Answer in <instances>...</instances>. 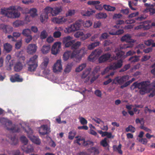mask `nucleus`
<instances>
[{"label": "nucleus", "instance_id": "obj_1", "mask_svg": "<svg viewBox=\"0 0 155 155\" xmlns=\"http://www.w3.org/2000/svg\"><path fill=\"white\" fill-rule=\"evenodd\" d=\"M81 45L80 42L77 41L75 43V41L74 40L66 42L65 44V47H69L71 46V49L73 50L71 55V58H75L80 60L82 56L86 53L87 50L84 48H82L80 50L77 49Z\"/></svg>", "mask_w": 155, "mask_h": 155}, {"label": "nucleus", "instance_id": "obj_2", "mask_svg": "<svg viewBox=\"0 0 155 155\" xmlns=\"http://www.w3.org/2000/svg\"><path fill=\"white\" fill-rule=\"evenodd\" d=\"M82 24L84 27L88 28L92 25V23L90 20L86 21L83 23L82 20H79L71 25V26L66 28L67 32L70 33L79 30Z\"/></svg>", "mask_w": 155, "mask_h": 155}, {"label": "nucleus", "instance_id": "obj_3", "mask_svg": "<svg viewBox=\"0 0 155 155\" xmlns=\"http://www.w3.org/2000/svg\"><path fill=\"white\" fill-rule=\"evenodd\" d=\"M0 122L5 125L6 129L8 130H10L13 132H19L20 131V129L16 126L14 127H10L12 125V122L4 118H0Z\"/></svg>", "mask_w": 155, "mask_h": 155}, {"label": "nucleus", "instance_id": "obj_4", "mask_svg": "<svg viewBox=\"0 0 155 155\" xmlns=\"http://www.w3.org/2000/svg\"><path fill=\"white\" fill-rule=\"evenodd\" d=\"M123 65V61L121 59L118 60L117 62L114 63L106 67L101 72L102 75H104L110 70L116 69L121 68Z\"/></svg>", "mask_w": 155, "mask_h": 155}, {"label": "nucleus", "instance_id": "obj_5", "mask_svg": "<svg viewBox=\"0 0 155 155\" xmlns=\"http://www.w3.org/2000/svg\"><path fill=\"white\" fill-rule=\"evenodd\" d=\"M150 85L152 86V88L151 90L152 91L150 94L149 96L150 97H153L155 95V83H152L151 84L150 82V84H147V85L144 86L142 88L140 89L139 91L140 93L143 95L147 92L148 87H150Z\"/></svg>", "mask_w": 155, "mask_h": 155}, {"label": "nucleus", "instance_id": "obj_6", "mask_svg": "<svg viewBox=\"0 0 155 155\" xmlns=\"http://www.w3.org/2000/svg\"><path fill=\"white\" fill-rule=\"evenodd\" d=\"M150 81H142L140 83L135 82L134 83L131 85V89L133 88V89L137 88L140 89L144 86L147 85V84H150Z\"/></svg>", "mask_w": 155, "mask_h": 155}, {"label": "nucleus", "instance_id": "obj_7", "mask_svg": "<svg viewBox=\"0 0 155 155\" xmlns=\"http://www.w3.org/2000/svg\"><path fill=\"white\" fill-rule=\"evenodd\" d=\"M102 51L100 49H96L93 51L88 57L89 60L93 62L95 56H99L102 53Z\"/></svg>", "mask_w": 155, "mask_h": 155}, {"label": "nucleus", "instance_id": "obj_8", "mask_svg": "<svg viewBox=\"0 0 155 155\" xmlns=\"http://www.w3.org/2000/svg\"><path fill=\"white\" fill-rule=\"evenodd\" d=\"M61 43L60 42H57L54 43L51 49V52L53 54H56L60 51V49L61 48Z\"/></svg>", "mask_w": 155, "mask_h": 155}, {"label": "nucleus", "instance_id": "obj_9", "mask_svg": "<svg viewBox=\"0 0 155 155\" xmlns=\"http://www.w3.org/2000/svg\"><path fill=\"white\" fill-rule=\"evenodd\" d=\"M9 13L8 14V18H18L20 15V12L16 10L15 7V10H10Z\"/></svg>", "mask_w": 155, "mask_h": 155}, {"label": "nucleus", "instance_id": "obj_10", "mask_svg": "<svg viewBox=\"0 0 155 155\" xmlns=\"http://www.w3.org/2000/svg\"><path fill=\"white\" fill-rule=\"evenodd\" d=\"M52 21L56 24H63L67 21V19L65 17L60 16L54 18Z\"/></svg>", "mask_w": 155, "mask_h": 155}, {"label": "nucleus", "instance_id": "obj_11", "mask_svg": "<svg viewBox=\"0 0 155 155\" xmlns=\"http://www.w3.org/2000/svg\"><path fill=\"white\" fill-rule=\"evenodd\" d=\"M111 55L110 53H107L101 55L99 58L98 62L100 63L104 62L109 59Z\"/></svg>", "mask_w": 155, "mask_h": 155}, {"label": "nucleus", "instance_id": "obj_12", "mask_svg": "<svg viewBox=\"0 0 155 155\" xmlns=\"http://www.w3.org/2000/svg\"><path fill=\"white\" fill-rule=\"evenodd\" d=\"M37 46L35 44L29 45L27 48V51L29 54H33L35 53L37 50Z\"/></svg>", "mask_w": 155, "mask_h": 155}, {"label": "nucleus", "instance_id": "obj_13", "mask_svg": "<svg viewBox=\"0 0 155 155\" xmlns=\"http://www.w3.org/2000/svg\"><path fill=\"white\" fill-rule=\"evenodd\" d=\"M62 69V67L61 64V61L60 60H58L54 64L53 67V72L55 73L58 71L60 72Z\"/></svg>", "mask_w": 155, "mask_h": 155}, {"label": "nucleus", "instance_id": "obj_14", "mask_svg": "<svg viewBox=\"0 0 155 155\" xmlns=\"http://www.w3.org/2000/svg\"><path fill=\"white\" fill-rule=\"evenodd\" d=\"M131 36L130 34H127L123 36L121 38V40L123 41H126L127 42L134 43L136 40L131 39Z\"/></svg>", "mask_w": 155, "mask_h": 155}, {"label": "nucleus", "instance_id": "obj_15", "mask_svg": "<svg viewBox=\"0 0 155 155\" xmlns=\"http://www.w3.org/2000/svg\"><path fill=\"white\" fill-rule=\"evenodd\" d=\"M15 6H12L9 7L8 8H4L1 9V13L2 15H4L5 16L8 18V14L9 13V11L8 10H15Z\"/></svg>", "mask_w": 155, "mask_h": 155}, {"label": "nucleus", "instance_id": "obj_16", "mask_svg": "<svg viewBox=\"0 0 155 155\" xmlns=\"http://www.w3.org/2000/svg\"><path fill=\"white\" fill-rule=\"evenodd\" d=\"M0 28L3 30L4 32L6 33L12 31L13 29L11 26L3 24L0 25Z\"/></svg>", "mask_w": 155, "mask_h": 155}, {"label": "nucleus", "instance_id": "obj_17", "mask_svg": "<svg viewBox=\"0 0 155 155\" xmlns=\"http://www.w3.org/2000/svg\"><path fill=\"white\" fill-rule=\"evenodd\" d=\"M48 128L47 125H43L40 127L39 132L40 135H44L48 134Z\"/></svg>", "mask_w": 155, "mask_h": 155}, {"label": "nucleus", "instance_id": "obj_18", "mask_svg": "<svg viewBox=\"0 0 155 155\" xmlns=\"http://www.w3.org/2000/svg\"><path fill=\"white\" fill-rule=\"evenodd\" d=\"M11 81L12 82H21L23 81V79L20 77V75L18 74H16L15 75L12 76L10 78Z\"/></svg>", "mask_w": 155, "mask_h": 155}, {"label": "nucleus", "instance_id": "obj_19", "mask_svg": "<svg viewBox=\"0 0 155 155\" xmlns=\"http://www.w3.org/2000/svg\"><path fill=\"white\" fill-rule=\"evenodd\" d=\"M22 149L27 153L31 152L33 151L34 149L33 146L31 145L23 146L21 147Z\"/></svg>", "mask_w": 155, "mask_h": 155}, {"label": "nucleus", "instance_id": "obj_20", "mask_svg": "<svg viewBox=\"0 0 155 155\" xmlns=\"http://www.w3.org/2000/svg\"><path fill=\"white\" fill-rule=\"evenodd\" d=\"M29 138L33 143L35 144L39 145L41 143V140L38 136H31L29 135Z\"/></svg>", "mask_w": 155, "mask_h": 155}, {"label": "nucleus", "instance_id": "obj_21", "mask_svg": "<svg viewBox=\"0 0 155 155\" xmlns=\"http://www.w3.org/2000/svg\"><path fill=\"white\" fill-rule=\"evenodd\" d=\"M114 52H117L114 57L115 59H117L121 58L124 54V52L119 50L118 48H116L114 51Z\"/></svg>", "mask_w": 155, "mask_h": 155}, {"label": "nucleus", "instance_id": "obj_22", "mask_svg": "<svg viewBox=\"0 0 155 155\" xmlns=\"http://www.w3.org/2000/svg\"><path fill=\"white\" fill-rule=\"evenodd\" d=\"M28 65V70L31 72L35 71L38 66V64L27 63Z\"/></svg>", "mask_w": 155, "mask_h": 155}, {"label": "nucleus", "instance_id": "obj_23", "mask_svg": "<svg viewBox=\"0 0 155 155\" xmlns=\"http://www.w3.org/2000/svg\"><path fill=\"white\" fill-rule=\"evenodd\" d=\"M38 56L37 55H34L30 58L27 63L38 64Z\"/></svg>", "mask_w": 155, "mask_h": 155}, {"label": "nucleus", "instance_id": "obj_24", "mask_svg": "<svg viewBox=\"0 0 155 155\" xmlns=\"http://www.w3.org/2000/svg\"><path fill=\"white\" fill-rule=\"evenodd\" d=\"M62 11V9L61 7H55L53 8V11L52 13V15L56 16L59 14Z\"/></svg>", "mask_w": 155, "mask_h": 155}, {"label": "nucleus", "instance_id": "obj_25", "mask_svg": "<svg viewBox=\"0 0 155 155\" xmlns=\"http://www.w3.org/2000/svg\"><path fill=\"white\" fill-rule=\"evenodd\" d=\"M23 65L20 62H17L14 66V69L15 71L18 72L20 71L23 68Z\"/></svg>", "mask_w": 155, "mask_h": 155}, {"label": "nucleus", "instance_id": "obj_26", "mask_svg": "<svg viewBox=\"0 0 155 155\" xmlns=\"http://www.w3.org/2000/svg\"><path fill=\"white\" fill-rule=\"evenodd\" d=\"M100 43V42L99 41L92 43L91 44L88 45L87 48L90 50H92L98 46L99 45Z\"/></svg>", "mask_w": 155, "mask_h": 155}, {"label": "nucleus", "instance_id": "obj_27", "mask_svg": "<svg viewBox=\"0 0 155 155\" xmlns=\"http://www.w3.org/2000/svg\"><path fill=\"white\" fill-rule=\"evenodd\" d=\"M12 46L10 44L7 43L4 44V50L7 53H9L12 50Z\"/></svg>", "mask_w": 155, "mask_h": 155}, {"label": "nucleus", "instance_id": "obj_28", "mask_svg": "<svg viewBox=\"0 0 155 155\" xmlns=\"http://www.w3.org/2000/svg\"><path fill=\"white\" fill-rule=\"evenodd\" d=\"M50 47L49 45H43L41 49V51L43 54H46L49 52Z\"/></svg>", "mask_w": 155, "mask_h": 155}, {"label": "nucleus", "instance_id": "obj_29", "mask_svg": "<svg viewBox=\"0 0 155 155\" xmlns=\"http://www.w3.org/2000/svg\"><path fill=\"white\" fill-rule=\"evenodd\" d=\"M121 144L119 143L118 146L114 145L113 146V148L114 151H117L120 154H122L123 152L121 150Z\"/></svg>", "mask_w": 155, "mask_h": 155}, {"label": "nucleus", "instance_id": "obj_30", "mask_svg": "<svg viewBox=\"0 0 155 155\" xmlns=\"http://www.w3.org/2000/svg\"><path fill=\"white\" fill-rule=\"evenodd\" d=\"M107 17V14L104 12H100L96 15V18L98 19L106 18Z\"/></svg>", "mask_w": 155, "mask_h": 155}, {"label": "nucleus", "instance_id": "obj_31", "mask_svg": "<svg viewBox=\"0 0 155 155\" xmlns=\"http://www.w3.org/2000/svg\"><path fill=\"white\" fill-rule=\"evenodd\" d=\"M49 59L47 58H45L44 59V61L41 64L42 68L43 69H45L49 63Z\"/></svg>", "mask_w": 155, "mask_h": 155}, {"label": "nucleus", "instance_id": "obj_32", "mask_svg": "<svg viewBox=\"0 0 155 155\" xmlns=\"http://www.w3.org/2000/svg\"><path fill=\"white\" fill-rule=\"evenodd\" d=\"M103 7L105 10L108 11H114L116 9L115 7L110 5H104Z\"/></svg>", "mask_w": 155, "mask_h": 155}, {"label": "nucleus", "instance_id": "obj_33", "mask_svg": "<svg viewBox=\"0 0 155 155\" xmlns=\"http://www.w3.org/2000/svg\"><path fill=\"white\" fill-rule=\"evenodd\" d=\"M25 23L24 21L18 20L14 22L13 25L15 27H17L20 26L24 25Z\"/></svg>", "mask_w": 155, "mask_h": 155}, {"label": "nucleus", "instance_id": "obj_34", "mask_svg": "<svg viewBox=\"0 0 155 155\" xmlns=\"http://www.w3.org/2000/svg\"><path fill=\"white\" fill-rule=\"evenodd\" d=\"M48 18V16L47 15L46 13L43 12L40 15V19L41 22L47 21Z\"/></svg>", "mask_w": 155, "mask_h": 155}, {"label": "nucleus", "instance_id": "obj_35", "mask_svg": "<svg viewBox=\"0 0 155 155\" xmlns=\"http://www.w3.org/2000/svg\"><path fill=\"white\" fill-rule=\"evenodd\" d=\"M37 10L35 8H31L29 11V13L31 16L32 17H34L37 15Z\"/></svg>", "mask_w": 155, "mask_h": 155}, {"label": "nucleus", "instance_id": "obj_36", "mask_svg": "<svg viewBox=\"0 0 155 155\" xmlns=\"http://www.w3.org/2000/svg\"><path fill=\"white\" fill-rule=\"evenodd\" d=\"M95 11L94 10H87L85 12H82L81 14L84 16H89L92 15L94 13H95Z\"/></svg>", "mask_w": 155, "mask_h": 155}, {"label": "nucleus", "instance_id": "obj_37", "mask_svg": "<svg viewBox=\"0 0 155 155\" xmlns=\"http://www.w3.org/2000/svg\"><path fill=\"white\" fill-rule=\"evenodd\" d=\"M53 11V8L48 7H46L45 9V11L43 12L44 13H46L47 15H52V11Z\"/></svg>", "mask_w": 155, "mask_h": 155}, {"label": "nucleus", "instance_id": "obj_38", "mask_svg": "<svg viewBox=\"0 0 155 155\" xmlns=\"http://www.w3.org/2000/svg\"><path fill=\"white\" fill-rule=\"evenodd\" d=\"M135 79L134 78H133L131 80L127 81L124 84L120 86V88L121 89H123L124 87H126L129 85L133 81L135 80Z\"/></svg>", "mask_w": 155, "mask_h": 155}, {"label": "nucleus", "instance_id": "obj_39", "mask_svg": "<svg viewBox=\"0 0 155 155\" xmlns=\"http://www.w3.org/2000/svg\"><path fill=\"white\" fill-rule=\"evenodd\" d=\"M86 66V63H83L76 68L75 71L76 72H79L82 71Z\"/></svg>", "mask_w": 155, "mask_h": 155}, {"label": "nucleus", "instance_id": "obj_40", "mask_svg": "<svg viewBox=\"0 0 155 155\" xmlns=\"http://www.w3.org/2000/svg\"><path fill=\"white\" fill-rule=\"evenodd\" d=\"M72 52L71 51H67L65 52L63 55V59L64 61L68 59L70 56L71 57Z\"/></svg>", "mask_w": 155, "mask_h": 155}, {"label": "nucleus", "instance_id": "obj_41", "mask_svg": "<svg viewBox=\"0 0 155 155\" xmlns=\"http://www.w3.org/2000/svg\"><path fill=\"white\" fill-rule=\"evenodd\" d=\"M127 132H130L131 133H134L135 131V128L131 125H129L128 127L125 129Z\"/></svg>", "mask_w": 155, "mask_h": 155}, {"label": "nucleus", "instance_id": "obj_42", "mask_svg": "<svg viewBox=\"0 0 155 155\" xmlns=\"http://www.w3.org/2000/svg\"><path fill=\"white\" fill-rule=\"evenodd\" d=\"M76 134V132L74 130L70 131L69 133L68 139L71 140H73Z\"/></svg>", "mask_w": 155, "mask_h": 155}, {"label": "nucleus", "instance_id": "obj_43", "mask_svg": "<svg viewBox=\"0 0 155 155\" xmlns=\"http://www.w3.org/2000/svg\"><path fill=\"white\" fill-rule=\"evenodd\" d=\"M133 44H132L127 43L124 44L120 46V48L121 49H125L127 48H131L133 47Z\"/></svg>", "mask_w": 155, "mask_h": 155}, {"label": "nucleus", "instance_id": "obj_44", "mask_svg": "<svg viewBox=\"0 0 155 155\" xmlns=\"http://www.w3.org/2000/svg\"><path fill=\"white\" fill-rule=\"evenodd\" d=\"M9 138L11 140L12 142V144L16 145L18 143V140L16 138L15 136H11V137H9Z\"/></svg>", "mask_w": 155, "mask_h": 155}, {"label": "nucleus", "instance_id": "obj_45", "mask_svg": "<svg viewBox=\"0 0 155 155\" xmlns=\"http://www.w3.org/2000/svg\"><path fill=\"white\" fill-rule=\"evenodd\" d=\"M31 32V30L30 29H26L23 30L22 34L23 35L26 36L30 35Z\"/></svg>", "mask_w": 155, "mask_h": 155}, {"label": "nucleus", "instance_id": "obj_46", "mask_svg": "<svg viewBox=\"0 0 155 155\" xmlns=\"http://www.w3.org/2000/svg\"><path fill=\"white\" fill-rule=\"evenodd\" d=\"M129 60L131 63H134L138 61L139 60L138 57L135 56L130 57L129 59Z\"/></svg>", "mask_w": 155, "mask_h": 155}, {"label": "nucleus", "instance_id": "obj_47", "mask_svg": "<svg viewBox=\"0 0 155 155\" xmlns=\"http://www.w3.org/2000/svg\"><path fill=\"white\" fill-rule=\"evenodd\" d=\"M150 27V26L149 24H147V25H140L138 26L135 28V29H139L142 28H144L145 29H149Z\"/></svg>", "mask_w": 155, "mask_h": 155}, {"label": "nucleus", "instance_id": "obj_48", "mask_svg": "<svg viewBox=\"0 0 155 155\" xmlns=\"http://www.w3.org/2000/svg\"><path fill=\"white\" fill-rule=\"evenodd\" d=\"M90 71L89 69L86 70L84 71L81 76L82 78H86L90 74Z\"/></svg>", "mask_w": 155, "mask_h": 155}, {"label": "nucleus", "instance_id": "obj_49", "mask_svg": "<svg viewBox=\"0 0 155 155\" xmlns=\"http://www.w3.org/2000/svg\"><path fill=\"white\" fill-rule=\"evenodd\" d=\"M72 66L70 64H67L64 70V73L66 74L69 73L71 71Z\"/></svg>", "mask_w": 155, "mask_h": 155}, {"label": "nucleus", "instance_id": "obj_50", "mask_svg": "<svg viewBox=\"0 0 155 155\" xmlns=\"http://www.w3.org/2000/svg\"><path fill=\"white\" fill-rule=\"evenodd\" d=\"M20 140L21 142L24 144L23 146H26V145L28 143V140L25 136H21V137Z\"/></svg>", "mask_w": 155, "mask_h": 155}, {"label": "nucleus", "instance_id": "obj_51", "mask_svg": "<svg viewBox=\"0 0 155 155\" xmlns=\"http://www.w3.org/2000/svg\"><path fill=\"white\" fill-rule=\"evenodd\" d=\"M100 3L99 1H90L87 2V4L90 5H94V6L96 4H99Z\"/></svg>", "mask_w": 155, "mask_h": 155}, {"label": "nucleus", "instance_id": "obj_52", "mask_svg": "<svg viewBox=\"0 0 155 155\" xmlns=\"http://www.w3.org/2000/svg\"><path fill=\"white\" fill-rule=\"evenodd\" d=\"M100 67L99 66H97L95 67L92 71V74L93 75H95L97 74L98 72L100 71Z\"/></svg>", "mask_w": 155, "mask_h": 155}, {"label": "nucleus", "instance_id": "obj_53", "mask_svg": "<svg viewBox=\"0 0 155 155\" xmlns=\"http://www.w3.org/2000/svg\"><path fill=\"white\" fill-rule=\"evenodd\" d=\"M75 13V10H74L69 9L68 12L66 13V17L71 16L74 15Z\"/></svg>", "mask_w": 155, "mask_h": 155}, {"label": "nucleus", "instance_id": "obj_54", "mask_svg": "<svg viewBox=\"0 0 155 155\" xmlns=\"http://www.w3.org/2000/svg\"><path fill=\"white\" fill-rule=\"evenodd\" d=\"M47 36V34L45 30H43L41 33L40 37L42 39H44L46 38Z\"/></svg>", "mask_w": 155, "mask_h": 155}, {"label": "nucleus", "instance_id": "obj_55", "mask_svg": "<svg viewBox=\"0 0 155 155\" xmlns=\"http://www.w3.org/2000/svg\"><path fill=\"white\" fill-rule=\"evenodd\" d=\"M109 35L106 32H105L102 33L101 36L100 37V39L101 40H102V39H105L107 38L108 37Z\"/></svg>", "mask_w": 155, "mask_h": 155}, {"label": "nucleus", "instance_id": "obj_56", "mask_svg": "<svg viewBox=\"0 0 155 155\" xmlns=\"http://www.w3.org/2000/svg\"><path fill=\"white\" fill-rule=\"evenodd\" d=\"M107 139L105 138L101 142V144L104 147H106L108 145V143L107 141Z\"/></svg>", "mask_w": 155, "mask_h": 155}, {"label": "nucleus", "instance_id": "obj_57", "mask_svg": "<svg viewBox=\"0 0 155 155\" xmlns=\"http://www.w3.org/2000/svg\"><path fill=\"white\" fill-rule=\"evenodd\" d=\"M130 67V65L129 64L125 65L124 67L121 69L119 71L120 72L125 71L129 69Z\"/></svg>", "mask_w": 155, "mask_h": 155}, {"label": "nucleus", "instance_id": "obj_58", "mask_svg": "<svg viewBox=\"0 0 155 155\" xmlns=\"http://www.w3.org/2000/svg\"><path fill=\"white\" fill-rule=\"evenodd\" d=\"M91 36V34L90 33H87L85 35H84L83 36L81 37V39L83 41L90 37Z\"/></svg>", "mask_w": 155, "mask_h": 155}, {"label": "nucleus", "instance_id": "obj_59", "mask_svg": "<svg viewBox=\"0 0 155 155\" xmlns=\"http://www.w3.org/2000/svg\"><path fill=\"white\" fill-rule=\"evenodd\" d=\"M140 128L150 133H152V130L151 129L145 127L143 125H141L140 126Z\"/></svg>", "mask_w": 155, "mask_h": 155}, {"label": "nucleus", "instance_id": "obj_60", "mask_svg": "<svg viewBox=\"0 0 155 155\" xmlns=\"http://www.w3.org/2000/svg\"><path fill=\"white\" fill-rule=\"evenodd\" d=\"M84 33L82 32L81 31H78L75 33L74 35L75 37L76 38H78L80 37H82L83 36Z\"/></svg>", "mask_w": 155, "mask_h": 155}, {"label": "nucleus", "instance_id": "obj_61", "mask_svg": "<svg viewBox=\"0 0 155 155\" xmlns=\"http://www.w3.org/2000/svg\"><path fill=\"white\" fill-rule=\"evenodd\" d=\"M93 142L90 140L85 141V140L83 142V145L84 146H87L89 145H91L93 144Z\"/></svg>", "mask_w": 155, "mask_h": 155}, {"label": "nucleus", "instance_id": "obj_62", "mask_svg": "<svg viewBox=\"0 0 155 155\" xmlns=\"http://www.w3.org/2000/svg\"><path fill=\"white\" fill-rule=\"evenodd\" d=\"M154 42L153 40L150 39L145 41H144V44L145 45L147 46H150L152 43Z\"/></svg>", "mask_w": 155, "mask_h": 155}, {"label": "nucleus", "instance_id": "obj_63", "mask_svg": "<svg viewBox=\"0 0 155 155\" xmlns=\"http://www.w3.org/2000/svg\"><path fill=\"white\" fill-rule=\"evenodd\" d=\"M61 33L59 31H56L54 32L53 34L54 37L55 38L60 37L61 35Z\"/></svg>", "mask_w": 155, "mask_h": 155}, {"label": "nucleus", "instance_id": "obj_64", "mask_svg": "<svg viewBox=\"0 0 155 155\" xmlns=\"http://www.w3.org/2000/svg\"><path fill=\"white\" fill-rule=\"evenodd\" d=\"M115 80L120 85H121L124 83L121 77L119 78L118 77H117L115 78Z\"/></svg>", "mask_w": 155, "mask_h": 155}]
</instances>
